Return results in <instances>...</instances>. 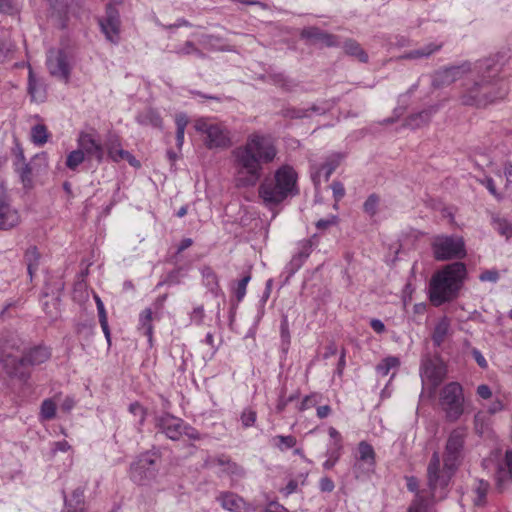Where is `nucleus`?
I'll list each match as a JSON object with an SVG mask.
<instances>
[{
	"label": "nucleus",
	"instance_id": "nucleus-41",
	"mask_svg": "<svg viewBox=\"0 0 512 512\" xmlns=\"http://www.w3.org/2000/svg\"><path fill=\"white\" fill-rule=\"evenodd\" d=\"M440 500L439 498L426 499L421 493H418L407 512H428L431 502Z\"/></svg>",
	"mask_w": 512,
	"mask_h": 512
},
{
	"label": "nucleus",
	"instance_id": "nucleus-19",
	"mask_svg": "<svg viewBox=\"0 0 512 512\" xmlns=\"http://www.w3.org/2000/svg\"><path fill=\"white\" fill-rule=\"evenodd\" d=\"M216 499L223 509L230 512H247L248 510L245 500L233 492H221Z\"/></svg>",
	"mask_w": 512,
	"mask_h": 512
},
{
	"label": "nucleus",
	"instance_id": "nucleus-20",
	"mask_svg": "<svg viewBox=\"0 0 512 512\" xmlns=\"http://www.w3.org/2000/svg\"><path fill=\"white\" fill-rule=\"evenodd\" d=\"M445 376L443 367L429 361L426 362L421 369L422 382L429 381L431 383V390L434 393L435 389L442 382Z\"/></svg>",
	"mask_w": 512,
	"mask_h": 512
},
{
	"label": "nucleus",
	"instance_id": "nucleus-58",
	"mask_svg": "<svg viewBox=\"0 0 512 512\" xmlns=\"http://www.w3.org/2000/svg\"><path fill=\"white\" fill-rule=\"evenodd\" d=\"M205 316L204 307L202 305H199L193 309V311L190 314L191 322L196 325H201L203 323Z\"/></svg>",
	"mask_w": 512,
	"mask_h": 512
},
{
	"label": "nucleus",
	"instance_id": "nucleus-9",
	"mask_svg": "<svg viewBox=\"0 0 512 512\" xmlns=\"http://www.w3.org/2000/svg\"><path fill=\"white\" fill-rule=\"evenodd\" d=\"M434 258L438 261L460 259L465 257V243L457 235H437L431 243Z\"/></svg>",
	"mask_w": 512,
	"mask_h": 512
},
{
	"label": "nucleus",
	"instance_id": "nucleus-22",
	"mask_svg": "<svg viewBox=\"0 0 512 512\" xmlns=\"http://www.w3.org/2000/svg\"><path fill=\"white\" fill-rule=\"evenodd\" d=\"M490 224L493 229L506 240L512 238V222L501 213L489 212Z\"/></svg>",
	"mask_w": 512,
	"mask_h": 512
},
{
	"label": "nucleus",
	"instance_id": "nucleus-1",
	"mask_svg": "<svg viewBox=\"0 0 512 512\" xmlns=\"http://www.w3.org/2000/svg\"><path fill=\"white\" fill-rule=\"evenodd\" d=\"M277 154L271 136L259 132L248 135L245 143L232 152L237 167V186H255L262 177L264 166L272 163Z\"/></svg>",
	"mask_w": 512,
	"mask_h": 512
},
{
	"label": "nucleus",
	"instance_id": "nucleus-43",
	"mask_svg": "<svg viewBox=\"0 0 512 512\" xmlns=\"http://www.w3.org/2000/svg\"><path fill=\"white\" fill-rule=\"evenodd\" d=\"M352 469L356 479H364L374 472L375 466H366L365 462L355 460Z\"/></svg>",
	"mask_w": 512,
	"mask_h": 512
},
{
	"label": "nucleus",
	"instance_id": "nucleus-44",
	"mask_svg": "<svg viewBox=\"0 0 512 512\" xmlns=\"http://www.w3.org/2000/svg\"><path fill=\"white\" fill-rule=\"evenodd\" d=\"M65 507L77 508L83 507L84 505V490L82 488H77L73 491L71 498H64Z\"/></svg>",
	"mask_w": 512,
	"mask_h": 512
},
{
	"label": "nucleus",
	"instance_id": "nucleus-64",
	"mask_svg": "<svg viewBox=\"0 0 512 512\" xmlns=\"http://www.w3.org/2000/svg\"><path fill=\"white\" fill-rule=\"evenodd\" d=\"M319 488L322 492H332L335 488V484L331 478L322 477L319 481Z\"/></svg>",
	"mask_w": 512,
	"mask_h": 512
},
{
	"label": "nucleus",
	"instance_id": "nucleus-7",
	"mask_svg": "<svg viewBox=\"0 0 512 512\" xmlns=\"http://www.w3.org/2000/svg\"><path fill=\"white\" fill-rule=\"evenodd\" d=\"M51 353L47 347L37 346L29 350L23 357L17 358L14 356H7L2 358L3 367L10 376L24 378L26 372L24 367L26 365H39L49 359Z\"/></svg>",
	"mask_w": 512,
	"mask_h": 512
},
{
	"label": "nucleus",
	"instance_id": "nucleus-35",
	"mask_svg": "<svg viewBox=\"0 0 512 512\" xmlns=\"http://www.w3.org/2000/svg\"><path fill=\"white\" fill-rule=\"evenodd\" d=\"M217 463L221 467L222 473L233 477H241L244 474L242 467L230 459L219 458Z\"/></svg>",
	"mask_w": 512,
	"mask_h": 512
},
{
	"label": "nucleus",
	"instance_id": "nucleus-31",
	"mask_svg": "<svg viewBox=\"0 0 512 512\" xmlns=\"http://www.w3.org/2000/svg\"><path fill=\"white\" fill-rule=\"evenodd\" d=\"M40 258H41V255L38 252V249L36 246H30L25 251L24 260H25V263L27 264V271L31 278L33 277L34 273H36V271L39 268Z\"/></svg>",
	"mask_w": 512,
	"mask_h": 512
},
{
	"label": "nucleus",
	"instance_id": "nucleus-46",
	"mask_svg": "<svg viewBox=\"0 0 512 512\" xmlns=\"http://www.w3.org/2000/svg\"><path fill=\"white\" fill-rule=\"evenodd\" d=\"M56 405L51 399H46L41 405L40 416L43 420H50L55 417Z\"/></svg>",
	"mask_w": 512,
	"mask_h": 512
},
{
	"label": "nucleus",
	"instance_id": "nucleus-26",
	"mask_svg": "<svg viewBox=\"0 0 512 512\" xmlns=\"http://www.w3.org/2000/svg\"><path fill=\"white\" fill-rule=\"evenodd\" d=\"M136 120L139 124L145 126H151L154 128H162V118L160 114L151 108H148L142 112H140L136 116Z\"/></svg>",
	"mask_w": 512,
	"mask_h": 512
},
{
	"label": "nucleus",
	"instance_id": "nucleus-15",
	"mask_svg": "<svg viewBox=\"0 0 512 512\" xmlns=\"http://www.w3.org/2000/svg\"><path fill=\"white\" fill-rule=\"evenodd\" d=\"M156 427L165 436L172 440L177 441L182 437V430L184 427V420L172 414L165 413L156 418Z\"/></svg>",
	"mask_w": 512,
	"mask_h": 512
},
{
	"label": "nucleus",
	"instance_id": "nucleus-45",
	"mask_svg": "<svg viewBox=\"0 0 512 512\" xmlns=\"http://www.w3.org/2000/svg\"><path fill=\"white\" fill-rule=\"evenodd\" d=\"M342 455V450L333 449V447H328L326 451L327 460L323 463V468L325 470L332 469L336 463L340 460Z\"/></svg>",
	"mask_w": 512,
	"mask_h": 512
},
{
	"label": "nucleus",
	"instance_id": "nucleus-14",
	"mask_svg": "<svg viewBox=\"0 0 512 512\" xmlns=\"http://www.w3.org/2000/svg\"><path fill=\"white\" fill-rule=\"evenodd\" d=\"M472 65L473 64L469 62H465L461 65L451 66L439 70L433 75L432 85L435 88L448 86L453 82L461 79L467 73L472 72Z\"/></svg>",
	"mask_w": 512,
	"mask_h": 512
},
{
	"label": "nucleus",
	"instance_id": "nucleus-2",
	"mask_svg": "<svg viewBox=\"0 0 512 512\" xmlns=\"http://www.w3.org/2000/svg\"><path fill=\"white\" fill-rule=\"evenodd\" d=\"M472 72L477 80L466 85L462 93V103L465 105L484 107L496 100L503 99L509 91L503 79L496 78L497 63L494 58H486L472 65Z\"/></svg>",
	"mask_w": 512,
	"mask_h": 512
},
{
	"label": "nucleus",
	"instance_id": "nucleus-12",
	"mask_svg": "<svg viewBox=\"0 0 512 512\" xmlns=\"http://www.w3.org/2000/svg\"><path fill=\"white\" fill-rule=\"evenodd\" d=\"M77 145L83 150L87 160H96L97 163L103 161L105 148L95 133L80 132L77 138Z\"/></svg>",
	"mask_w": 512,
	"mask_h": 512
},
{
	"label": "nucleus",
	"instance_id": "nucleus-21",
	"mask_svg": "<svg viewBox=\"0 0 512 512\" xmlns=\"http://www.w3.org/2000/svg\"><path fill=\"white\" fill-rule=\"evenodd\" d=\"M495 480L500 491L506 488L507 482H512V450L506 451L504 461L498 465Z\"/></svg>",
	"mask_w": 512,
	"mask_h": 512
},
{
	"label": "nucleus",
	"instance_id": "nucleus-42",
	"mask_svg": "<svg viewBox=\"0 0 512 512\" xmlns=\"http://www.w3.org/2000/svg\"><path fill=\"white\" fill-rule=\"evenodd\" d=\"M440 500L439 498L426 499L421 493H418L407 512H428L431 502Z\"/></svg>",
	"mask_w": 512,
	"mask_h": 512
},
{
	"label": "nucleus",
	"instance_id": "nucleus-55",
	"mask_svg": "<svg viewBox=\"0 0 512 512\" xmlns=\"http://www.w3.org/2000/svg\"><path fill=\"white\" fill-rule=\"evenodd\" d=\"M250 279H251L250 275H246L241 280L238 281L237 287L235 290V294H236L238 301H241L244 298V296L246 294V288H247V285H248Z\"/></svg>",
	"mask_w": 512,
	"mask_h": 512
},
{
	"label": "nucleus",
	"instance_id": "nucleus-48",
	"mask_svg": "<svg viewBox=\"0 0 512 512\" xmlns=\"http://www.w3.org/2000/svg\"><path fill=\"white\" fill-rule=\"evenodd\" d=\"M489 483L485 480H479L477 483V486L475 488V492L477 494V498L475 499V503L477 505H481L484 503L488 490H489Z\"/></svg>",
	"mask_w": 512,
	"mask_h": 512
},
{
	"label": "nucleus",
	"instance_id": "nucleus-33",
	"mask_svg": "<svg viewBox=\"0 0 512 512\" xmlns=\"http://www.w3.org/2000/svg\"><path fill=\"white\" fill-rule=\"evenodd\" d=\"M204 285L215 295L218 294L220 287L218 277L211 267H204L201 270Z\"/></svg>",
	"mask_w": 512,
	"mask_h": 512
},
{
	"label": "nucleus",
	"instance_id": "nucleus-18",
	"mask_svg": "<svg viewBox=\"0 0 512 512\" xmlns=\"http://www.w3.org/2000/svg\"><path fill=\"white\" fill-rule=\"evenodd\" d=\"M301 37L308 40L311 44H320L327 47L337 46V37L324 32L318 27H306L301 31Z\"/></svg>",
	"mask_w": 512,
	"mask_h": 512
},
{
	"label": "nucleus",
	"instance_id": "nucleus-52",
	"mask_svg": "<svg viewBox=\"0 0 512 512\" xmlns=\"http://www.w3.org/2000/svg\"><path fill=\"white\" fill-rule=\"evenodd\" d=\"M129 412L133 414L136 418H138V422L140 425L144 424L146 419V410L140 403H131L129 405Z\"/></svg>",
	"mask_w": 512,
	"mask_h": 512
},
{
	"label": "nucleus",
	"instance_id": "nucleus-6",
	"mask_svg": "<svg viewBox=\"0 0 512 512\" xmlns=\"http://www.w3.org/2000/svg\"><path fill=\"white\" fill-rule=\"evenodd\" d=\"M195 130L204 137L205 146L212 149H227L232 144L228 127L213 118H199L194 122Z\"/></svg>",
	"mask_w": 512,
	"mask_h": 512
},
{
	"label": "nucleus",
	"instance_id": "nucleus-11",
	"mask_svg": "<svg viewBox=\"0 0 512 512\" xmlns=\"http://www.w3.org/2000/svg\"><path fill=\"white\" fill-rule=\"evenodd\" d=\"M46 66L51 76L67 82L71 65L67 53L62 49H50L46 56Z\"/></svg>",
	"mask_w": 512,
	"mask_h": 512
},
{
	"label": "nucleus",
	"instance_id": "nucleus-30",
	"mask_svg": "<svg viewBox=\"0 0 512 512\" xmlns=\"http://www.w3.org/2000/svg\"><path fill=\"white\" fill-rule=\"evenodd\" d=\"M270 445L283 453L295 448L297 439L293 435H275L270 439Z\"/></svg>",
	"mask_w": 512,
	"mask_h": 512
},
{
	"label": "nucleus",
	"instance_id": "nucleus-27",
	"mask_svg": "<svg viewBox=\"0 0 512 512\" xmlns=\"http://www.w3.org/2000/svg\"><path fill=\"white\" fill-rule=\"evenodd\" d=\"M442 48V43H429L424 47L411 50L401 56L402 59H420L428 58Z\"/></svg>",
	"mask_w": 512,
	"mask_h": 512
},
{
	"label": "nucleus",
	"instance_id": "nucleus-47",
	"mask_svg": "<svg viewBox=\"0 0 512 512\" xmlns=\"http://www.w3.org/2000/svg\"><path fill=\"white\" fill-rule=\"evenodd\" d=\"M312 241L311 240H303L298 243L297 252L294 254L297 258H300L302 262L309 257L312 252Z\"/></svg>",
	"mask_w": 512,
	"mask_h": 512
},
{
	"label": "nucleus",
	"instance_id": "nucleus-23",
	"mask_svg": "<svg viewBox=\"0 0 512 512\" xmlns=\"http://www.w3.org/2000/svg\"><path fill=\"white\" fill-rule=\"evenodd\" d=\"M28 93L31 99L36 102H43L46 98L45 86L36 78L31 66H29L28 71Z\"/></svg>",
	"mask_w": 512,
	"mask_h": 512
},
{
	"label": "nucleus",
	"instance_id": "nucleus-13",
	"mask_svg": "<svg viewBox=\"0 0 512 512\" xmlns=\"http://www.w3.org/2000/svg\"><path fill=\"white\" fill-rule=\"evenodd\" d=\"M99 25L108 41L114 44L119 42L121 26L120 14L112 4L107 5L105 16L99 19Z\"/></svg>",
	"mask_w": 512,
	"mask_h": 512
},
{
	"label": "nucleus",
	"instance_id": "nucleus-36",
	"mask_svg": "<svg viewBox=\"0 0 512 512\" xmlns=\"http://www.w3.org/2000/svg\"><path fill=\"white\" fill-rule=\"evenodd\" d=\"M173 52L178 56L196 55L199 58L204 57V53L197 48L192 41H186L183 44L176 45Z\"/></svg>",
	"mask_w": 512,
	"mask_h": 512
},
{
	"label": "nucleus",
	"instance_id": "nucleus-61",
	"mask_svg": "<svg viewBox=\"0 0 512 512\" xmlns=\"http://www.w3.org/2000/svg\"><path fill=\"white\" fill-rule=\"evenodd\" d=\"M479 279L482 282L496 283L499 280V272L494 269L486 270L480 274Z\"/></svg>",
	"mask_w": 512,
	"mask_h": 512
},
{
	"label": "nucleus",
	"instance_id": "nucleus-60",
	"mask_svg": "<svg viewBox=\"0 0 512 512\" xmlns=\"http://www.w3.org/2000/svg\"><path fill=\"white\" fill-rule=\"evenodd\" d=\"M181 432H182V436L185 435L190 440L197 441V440L201 439L200 433L195 428H193L191 425L186 423L185 421H184L183 430Z\"/></svg>",
	"mask_w": 512,
	"mask_h": 512
},
{
	"label": "nucleus",
	"instance_id": "nucleus-32",
	"mask_svg": "<svg viewBox=\"0 0 512 512\" xmlns=\"http://www.w3.org/2000/svg\"><path fill=\"white\" fill-rule=\"evenodd\" d=\"M50 137V133L44 124H36L31 127L30 140L36 146L45 145Z\"/></svg>",
	"mask_w": 512,
	"mask_h": 512
},
{
	"label": "nucleus",
	"instance_id": "nucleus-63",
	"mask_svg": "<svg viewBox=\"0 0 512 512\" xmlns=\"http://www.w3.org/2000/svg\"><path fill=\"white\" fill-rule=\"evenodd\" d=\"M333 197L336 202L340 201L345 195V188L341 182L334 181L331 185Z\"/></svg>",
	"mask_w": 512,
	"mask_h": 512
},
{
	"label": "nucleus",
	"instance_id": "nucleus-16",
	"mask_svg": "<svg viewBox=\"0 0 512 512\" xmlns=\"http://www.w3.org/2000/svg\"><path fill=\"white\" fill-rule=\"evenodd\" d=\"M340 154H332L322 163L320 166H312L311 168V179L314 185L317 187L322 181H328L332 173L339 166L341 161Z\"/></svg>",
	"mask_w": 512,
	"mask_h": 512
},
{
	"label": "nucleus",
	"instance_id": "nucleus-28",
	"mask_svg": "<svg viewBox=\"0 0 512 512\" xmlns=\"http://www.w3.org/2000/svg\"><path fill=\"white\" fill-rule=\"evenodd\" d=\"M355 460L365 462L366 466H376V453L371 444L361 441L358 444V455Z\"/></svg>",
	"mask_w": 512,
	"mask_h": 512
},
{
	"label": "nucleus",
	"instance_id": "nucleus-38",
	"mask_svg": "<svg viewBox=\"0 0 512 512\" xmlns=\"http://www.w3.org/2000/svg\"><path fill=\"white\" fill-rule=\"evenodd\" d=\"M400 360L395 356H388L384 358L377 366L376 372L378 375L385 377L392 369L399 367Z\"/></svg>",
	"mask_w": 512,
	"mask_h": 512
},
{
	"label": "nucleus",
	"instance_id": "nucleus-8",
	"mask_svg": "<svg viewBox=\"0 0 512 512\" xmlns=\"http://www.w3.org/2000/svg\"><path fill=\"white\" fill-rule=\"evenodd\" d=\"M439 405L449 421L458 420L464 412L462 386L458 382L446 384L440 391Z\"/></svg>",
	"mask_w": 512,
	"mask_h": 512
},
{
	"label": "nucleus",
	"instance_id": "nucleus-51",
	"mask_svg": "<svg viewBox=\"0 0 512 512\" xmlns=\"http://www.w3.org/2000/svg\"><path fill=\"white\" fill-rule=\"evenodd\" d=\"M379 205V197L375 194L370 195L363 204L364 211L373 216L376 214Z\"/></svg>",
	"mask_w": 512,
	"mask_h": 512
},
{
	"label": "nucleus",
	"instance_id": "nucleus-4",
	"mask_svg": "<svg viewBox=\"0 0 512 512\" xmlns=\"http://www.w3.org/2000/svg\"><path fill=\"white\" fill-rule=\"evenodd\" d=\"M467 274L462 262H454L437 271L429 283V299L435 306H440L455 299Z\"/></svg>",
	"mask_w": 512,
	"mask_h": 512
},
{
	"label": "nucleus",
	"instance_id": "nucleus-56",
	"mask_svg": "<svg viewBox=\"0 0 512 512\" xmlns=\"http://www.w3.org/2000/svg\"><path fill=\"white\" fill-rule=\"evenodd\" d=\"M475 429L479 434H484L487 428L486 415L484 412L476 413L474 417Z\"/></svg>",
	"mask_w": 512,
	"mask_h": 512
},
{
	"label": "nucleus",
	"instance_id": "nucleus-50",
	"mask_svg": "<svg viewBox=\"0 0 512 512\" xmlns=\"http://www.w3.org/2000/svg\"><path fill=\"white\" fill-rule=\"evenodd\" d=\"M241 422L244 428L252 427L257 419V414L251 408H246L241 413Z\"/></svg>",
	"mask_w": 512,
	"mask_h": 512
},
{
	"label": "nucleus",
	"instance_id": "nucleus-59",
	"mask_svg": "<svg viewBox=\"0 0 512 512\" xmlns=\"http://www.w3.org/2000/svg\"><path fill=\"white\" fill-rule=\"evenodd\" d=\"M407 489L411 492H415L416 494L421 493L426 499L431 500V491L429 490V497L425 494V491H419L418 490V480L417 478L411 476L407 477ZM417 495H415L416 497Z\"/></svg>",
	"mask_w": 512,
	"mask_h": 512
},
{
	"label": "nucleus",
	"instance_id": "nucleus-29",
	"mask_svg": "<svg viewBox=\"0 0 512 512\" xmlns=\"http://www.w3.org/2000/svg\"><path fill=\"white\" fill-rule=\"evenodd\" d=\"M451 322L446 316L442 317L435 325L432 340L436 346H440L447 337L450 330Z\"/></svg>",
	"mask_w": 512,
	"mask_h": 512
},
{
	"label": "nucleus",
	"instance_id": "nucleus-54",
	"mask_svg": "<svg viewBox=\"0 0 512 512\" xmlns=\"http://www.w3.org/2000/svg\"><path fill=\"white\" fill-rule=\"evenodd\" d=\"M328 434L332 439V443L329 447H333V449L337 450H343L342 436L339 433V431L336 430L334 427H330L328 429Z\"/></svg>",
	"mask_w": 512,
	"mask_h": 512
},
{
	"label": "nucleus",
	"instance_id": "nucleus-57",
	"mask_svg": "<svg viewBox=\"0 0 512 512\" xmlns=\"http://www.w3.org/2000/svg\"><path fill=\"white\" fill-rule=\"evenodd\" d=\"M317 398V394L305 396L304 399L301 401L300 405L298 406L299 411H305L307 409H310L311 407H314L318 403Z\"/></svg>",
	"mask_w": 512,
	"mask_h": 512
},
{
	"label": "nucleus",
	"instance_id": "nucleus-40",
	"mask_svg": "<svg viewBox=\"0 0 512 512\" xmlns=\"http://www.w3.org/2000/svg\"><path fill=\"white\" fill-rule=\"evenodd\" d=\"M139 329L149 339L152 337V311L147 308L139 315Z\"/></svg>",
	"mask_w": 512,
	"mask_h": 512
},
{
	"label": "nucleus",
	"instance_id": "nucleus-17",
	"mask_svg": "<svg viewBox=\"0 0 512 512\" xmlns=\"http://www.w3.org/2000/svg\"><path fill=\"white\" fill-rule=\"evenodd\" d=\"M21 222L18 210L5 196H0V230L7 231L17 227Z\"/></svg>",
	"mask_w": 512,
	"mask_h": 512
},
{
	"label": "nucleus",
	"instance_id": "nucleus-49",
	"mask_svg": "<svg viewBox=\"0 0 512 512\" xmlns=\"http://www.w3.org/2000/svg\"><path fill=\"white\" fill-rule=\"evenodd\" d=\"M479 183L483 185L491 195H493L497 200H501L502 194L499 193L496 189V185L494 180L489 176H484L483 178L478 179Z\"/></svg>",
	"mask_w": 512,
	"mask_h": 512
},
{
	"label": "nucleus",
	"instance_id": "nucleus-24",
	"mask_svg": "<svg viewBox=\"0 0 512 512\" xmlns=\"http://www.w3.org/2000/svg\"><path fill=\"white\" fill-rule=\"evenodd\" d=\"M15 170L19 174L21 182L25 188L32 187V168L29 163L25 161L24 153L20 149L17 154V161L15 162Z\"/></svg>",
	"mask_w": 512,
	"mask_h": 512
},
{
	"label": "nucleus",
	"instance_id": "nucleus-53",
	"mask_svg": "<svg viewBox=\"0 0 512 512\" xmlns=\"http://www.w3.org/2000/svg\"><path fill=\"white\" fill-rule=\"evenodd\" d=\"M106 148H107L109 157L113 161L119 162V161L123 160V157H120L119 155H117L118 151H124L122 148H120V145H119L117 139L109 141L106 145Z\"/></svg>",
	"mask_w": 512,
	"mask_h": 512
},
{
	"label": "nucleus",
	"instance_id": "nucleus-25",
	"mask_svg": "<svg viewBox=\"0 0 512 512\" xmlns=\"http://www.w3.org/2000/svg\"><path fill=\"white\" fill-rule=\"evenodd\" d=\"M436 111V107H430L429 109H425L419 113L412 114L406 119L405 126L411 129L420 128L431 120L432 115Z\"/></svg>",
	"mask_w": 512,
	"mask_h": 512
},
{
	"label": "nucleus",
	"instance_id": "nucleus-34",
	"mask_svg": "<svg viewBox=\"0 0 512 512\" xmlns=\"http://www.w3.org/2000/svg\"><path fill=\"white\" fill-rule=\"evenodd\" d=\"M344 51L347 55L355 57L362 63H366L368 61L367 53L363 50L360 44L354 40H348L345 42Z\"/></svg>",
	"mask_w": 512,
	"mask_h": 512
},
{
	"label": "nucleus",
	"instance_id": "nucleus-37",
	"mask_svg": "<svg viewBox=\"0 0 512 512\" xmlns=\"http://www.w3.org/2000/svg\"><path fill=\"white\" fill-rule=\"evenodd\" d=\"M326 112V108L313 104L308 108H294L289 111V116L291 118H304L311 116L312 113L315 114H324Z\"/></svg>",
	"mask_w": 512,
	"mask_h": 512
},
{
	"label": "nucleus",
	"instance_id": "nucleus-39",
	"mask_svg": "<svg viewBox=\"0 0 512 512\" xmlns=\"http://www.w3.org/2000/svg\"><path fill=\"white\" fill-rule=\"evenodd\" d=\"M85 160L87 159L84 156L83 150L77 147V149L67 155L65 164L69 170L76 171Z\"/></svg>",
	"mask_w": 512,
	"mask_h": 512
},
{
	"label": "nucleus",
	"instance_id": "nucleus-5",
	"mask_svg": "<svg viewBox=\"0 0 512 512\" xmlns=\"http://www.w3.org/2000/svg\"><path fill=\"white\" fill-rule=\"evenodd\" d=\"M258 192L266 206L272 207L280 204L288 197L298 193L296 171L289 165L279 167L273 177H266L262 181Z\"/></svg>",
	"mask_w": 512,
	"mask_h": 512
},
{
	"label": "nucleus",
	"instance_id": "nucleus-10",
	"mask_svg": "<svg viewBox=\"0 0 512 512\" xmlns=\"http://www.w3.org/2000/svg\"><path fill=\"white\" fill-rule=\"evenodd\" d=\"M157 459L158 454L152 451L139 455L130 466L129 476L131 480L137 484L144 485L155 479L158 471L156 466Z\"/></svg>",
	"mask_w": 512,
	"mask_h": 512
},
{
	"label": "nucleus",
	"instance_id": "nucleus-62",
	"mask_svg": "<svg viewBox=\"0 0 512 512\" xmlns=\"http://www.w3.org/2000/svg\"><path fill=\"white\" fill-rule=\"evenodd\" d=\"M303 264L304 262H302L300 258H297L295 255H293L290 262L286 265V271L291 276L295 274Z\"/></svg>",
	"mask_w": 512,
	"mask_h": 512
},
{
	"label": "nucleus",
	"instance_id": "nucleus-3",
	"mask_svg": "<svg viewBox=\"0 0 512 512\" xmlns=\"http://www.w3.org/2000/svg\"><path fill=\"white\" fill-rule=\"evenodd\" d=\"M464 443V430L455 429L447 439L442 466L439 453L432 454L427 467L428 486L432 498L443 499L446 496L445 489L461 463Z\"/></svg>",
	"mask_w": 512,
	"mask_h": 512
}]
</instances>
